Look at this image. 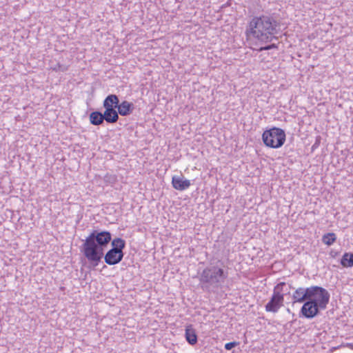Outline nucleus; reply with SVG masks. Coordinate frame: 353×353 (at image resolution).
Listing matches in <instances>:
<instances>
[{"label": "nucleus", "mask_w": 353, "mask_h": 353, "mask_svg": "<svg viewBox=\"0 0 353 353\" xmlns=\"http://www.w3.org/2000/svg\"><path fill=\"white\" fill-rule=\"evenodd\" d=\"M341 264L344 268L353 266V253L345 252L341 259Z\"/></svg>", "instance_id": "nucleus-16"}, {"label": "nucleus", "mask_w": 353, "mask_h": 353, "mask_svg": "<svg viewBox=\"0 0 353 353\" xmlns=\"http://www.w3.org/2000/svg\"><path fill=\"white\" fill-rule=\"evenodd\" d=\"M316 301L310 300L304 303L301 307V312L307 319H312L319 313L321 310L319 305L315 303Z\"/></svg>", "instance_id": "nucleus-6"}, {"label": "nucleus", "mask_w": 353, "mask_h": 353, "mask_svg": "<svg viewBox=\"0 0 353 353\" xmlns=\"http://www.w3.org/2000/svg\"><path fill=\"white\" fill-rule=\"evenodd\" d=\"M134 109V104L128 102V101H123L122 103H119L117 108L118 114L121 116L130 115Z\"/></svg>", "instance_id": "nucleus-12"}, {"label": "nucleus", "mask_w": 353, "mask_h": 353, "mask_svg": "<svg viewBox=\"0 0 353 353\" xmlns=\"http://www.w3.org/2000/svg\"><path fill=\"white\" fill-rule=\"evenodd\" d=\"M90 122L94 125H101L104 120L103 113L99 111H94L90 114Z\"/></svg>", "instance_id": "nucleus-14"}, {"label": "nucleus", "mask_w": 353, "mask_h": 353, "mask_svg": "<svg viewBox=\"0 0 353 353\" xmlns=\"http://www.w3.org/2000/svg\"><path fill=\"white\" fill-rule=\"evenodd\" d=\"M238 345V343L236 342H230V343H228L225 345V348L227 350H232L233 347H234L235 346H236Z\"/></svg>", "instance_id": "nucleus-20"}, {"label": "nucleus", "mask_w": 353, "mask_h": 353, "mask_svg": "<svg viewBox=\"0 0 353 353\" xmlns=\"http://www.w3.org/2000/svg\"><path fill=\"white\" fill-rule=\"evenodd\" d=\"M270 50V46L268 45V46H265L264 47H261L260 49H259V51H263V50Z\"/></svg>", "instance_id": "nucleus-21"}, {"label": "nucleus", "mask_w": 353, "mask_h": 353, "mask_svg": "<svg viewBox=\"0 0 353 353\" xmlns=\"http://www.w3.org/2000/svg\"><path fill=\"white\" fill-rule=\"evenodd\" d=\"M228 274L217 266L205 268L199 276L201 288L207 292H214L225 282Z\"/></svg>", "instance_id": "nucleus-3"}, {"label": "nucleus", "mask_w": 353, "mask_h": 353, "mask_svg": "<svg viewBox=\"0 0 353 353\" xmlns=\"http://www.w3.org/2000/svg\"><path fill=\"white\" fill-rule=\"evenodd\" d=\"M119 103V97L116 94L108 95L103 101V107L117 109Z\"/></svg>", "instance_id": "nucleus-13"}, {"label": "nucleus", "mask_w": 353, "mask_h": 353, "mask_svg": "<svg viewBox=\"0 0 353 353\" xmlns=\"http://www.w3.org/2000/svg\"><path fill=\"white\" fill-rule=\"evenodd\" d=\"M309 288H315L313 295L310 296L309 301L314 300L321 310H325L330 301V293L323 288L319 286H311Z\"/></svg>", "instance_id": "nucleus-5"}, {"label": "nucleus", "mask_w": 353, "mask_h": 353, "mask_svg": "<svg viewBox=\"0 0 353 353\" xmlns=\"http://www.w3.org/2000/svg\"><path fill=\"white\" fill-rule=\"evenodd\" d=\"M284 301L283 295L281 294H273L270 301L265 305L267 312L276 313L283 305Z\"/></svg>", "instance_id": "nucleus-9"}, {"label": "nucleus", "mask_w": 353, "mask_h": 353, "mask_svg": "<svg viewBox=\"0 0 353 353\" xmlns=\"http://www.w3.org/2000/svg\"><path fill=\"white\" fill-rule=\"evenodd\" d=\"M280 23L271 15H263L254 17L250 23L248 35H252L263 43L278 40L276 36L279 33Z\"/></svg>", "instance_id": "nucleus-1"}, {"label": "nucleus", "mask_w": 353, "mask_h": 353, "mask_svg": "<svg viewBox=\"0 0 353 353\" xmlns=\"http://www.w3.org/2000/svg\"><path fill=\"white\" fill-rule=\"evenodd\" d=\"M262 139L266 146L272 148H279L285 143V133L283 130L274 127L263 132Z\"/></svg>", "instance_id": "nucleus-4"}, {"label": "nucleus", "mask_w": 353, "mask_h": 353, "mask_svg": "<svg viewBox=\"0 0 353 353\" xmlns=\"http://www.w3.org/2000/svg\"><path fill=\"white\" fill-rule=\"evenodd\" d=\"M314 290H316L315 288H299L292 294L294 303H303L308 301L310 296L313 295V292H314Z\"/></svg>", "instance_id": "nucleus-8"}, {"label": "nucleus", "mask_w": 353, "mask_h": 353, "mask_svg": "<svg viewBox=\"0 0 353 353\" xmlns=\"http://www.w3.org/2000/svg\"><path fill=\"white\" fill-rule=\"evenodd\" d=\"M105 111L103 113L104 120L108 123H114L119 119V114L115 108L103 107Z\"/></svg>", "instance_id": "nucleus-11"}, {"label": "nucleus", "mask_w": 353, "mask_h": 353, "mask_svg": "<svg viewBox=\"0 0 353 353\" xmlns=\"http://www.w3.org/2000/svg\"><path fill=\"white\" fill-rule=\"evenodd\" d=\"M269 46H270V49L277 48V46L275 43H272V44L269 45Z\"/></svg>", "instance_id": "nucleus-22"}, {"label": "nucleus", "mask_w": 353, "mask_h": 353, "mask_svg": "<svg viewBox=\"0 0 353 353\" xmlns=\"http://www.w3.org/2000/svg\"><path fill=\"white\" fill-rule=\"evenodd\" d=\"M185 339L190 345H194L197 342V335L192 325H188L185 328Z\"/></svg>", "instance_id": "nucleus-15"}, {"label": "nucleus", "mask_w": 353, "mask_h": 353, "mask_svg": "<svg viewBox=\"0 0 353 353\" xmlns=\"http://www.w3.org/2000/svg\"><path fill=\"white\" fill-rule=\"evenodd\" d=\"M123 256L124 253L123 251L116 250V248H111L105 254L104 260L107 264L113 265L121 262L123 258Z\"/></svg>", "instance_id": "nucleus-7"}, {"label": "nucleus", "mask_w": 353, "mask_h": 353, "mask_svg": "<svg viewBox=\"0 0 353 353\" xmlns=\"http://www.w3.org/2000/svg\"><path fill=\"white\" fill-rule=\"evenodd\" d=\"M112 236L108 231L93 230L82 245V252L86 259L97 265L103 256L104 248L111 241Z\"/></svg>", "instance_id": "nucleus-2"}, {"label": "nucleus", "mask_w": 353, "mask_h": 353, "mask_svg": "<svg viewBox=\"0 0 353 353\" xmlns=\"http://www.w3.org/2000/svg\"><path fill=\"white\" fill-rule=\"evenodd\" d=\"M348 347H350L352 350H353V343H349Z\"/></svg>", "instance_id": "nucleus-23"}, {"label": "nucleus", "mask_w": 353, "mask_h": 353, "mask_svg": "<svg viewBox=\"0 0 353 353\" xmlns=\"http://www.w3.org/2000/svg\"><path fill=\"white\" fill-rule=\"evenodd\" d=\"M336 234L332 232L325 234L322 237L323 243L327 245H331L333 244L336 241Z\"/></svg>", "instance_id": "nucleus-17"}, {"label": "nucleus", "mask_w": 353, "mask_h": 353, "mask_svg": "<svg viewBox=\"0 0 353 353\" xmlns=\"http://www.w3.org/2000/svg\"><path fill=\"white\" fill-rule=\"evenodd\" d=\"M285 285V283L281 282L279 284H277L274 289V293L273 294H281V292L283 290V287Z\"/></svg>", "instance_id": "nucleus-19"}, {"label": "nucleus", "mask_w": 353, "mask_h": 353, "mask_svg": "<svg viewBox=\"0 0 353 353\" xmlns=\"http://www.w3.org/2000/svg\"><path fill=\"white\" fill-rule=\"evenodd\" d=\"M172 184L174 189L180 191L188 188L191 185L190 181L185 179L183 176H174L172 179Z\"/></svg>", "instance_id": "nucleus-10"}, {"label": "nucleus", "mask_w": 353, "mask_h": 353, "mask_svg": "<svg viewBox=\"0 0 353 353\" xmlns=\"http://www.w3.org/2000/svg\"><path fill=\"white\" fill-rule=\"evenodd\" d=\"M111 245L112 248L123 251L125 246V241L121 238H116L112 241Z\"/></svg>", "instance_id": "nucleus-18"}]
</instances>
